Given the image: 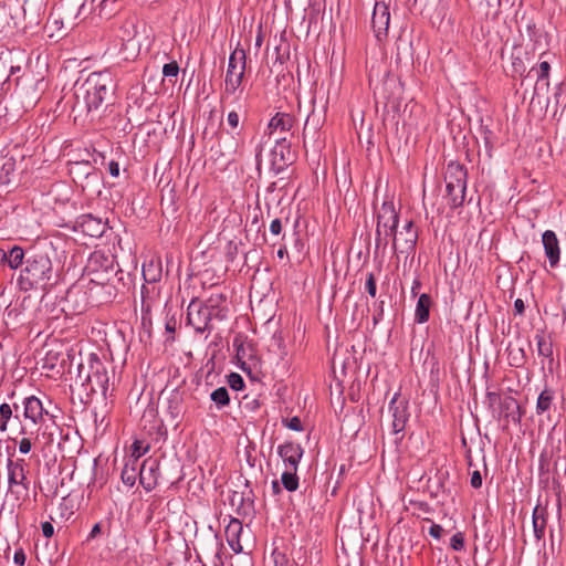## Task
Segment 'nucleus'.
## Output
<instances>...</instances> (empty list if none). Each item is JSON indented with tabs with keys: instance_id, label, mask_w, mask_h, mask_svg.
Returning a JSON list of instances; mask_svg holds the SVG:
<instances>
[{
	"instance_id": "nucleus-1",
	"label": "nucleus",
	"mask_w": 566,
	"mask_h": 566,
	"mask_svg": "<svg viewBox=\"0 0 566 566\" xmlns=\"http://www.w3.org/2000/svg\"><path fill=\"white\" fill-rule=\"evenodd\" d=\"M114 92L115 82L109 71L92 72L83 82L75 84L73 111L94 120Z\"/></svg>"
},
{
	"instance_id": "nucleus-2",
	"label": "nucleus",
	"mask_w": 566,
	"mask_h": 566,
	"mask_svg": "<svg viewBox=\"0 0 566 566\" xmlns=\"http://www.w3.org/2000/svg\"><path fill=\"white\" fill-rule=\"evenodd\" d=\"M52 276L53 265L49 255L40 251H33L28 254L17 284L23 292L38 289L45 290Z\"/></svg>"
},
{
	"instance_id": "nucleus-3",
	"label": "nucleus",
	"mask_w": 566,
	"mask_h": 566,
	"mask_svg": "<svg viewBox=\"0 0 566 566\" xmlns=\"http://www.w3.org/2000/svg\"><path fill=\"white\" fill-rule=\"evenodd\" d=\"M399 216L391 201H385L377 212L375 244L385 249L398 227Z\"/></svg>"
},
{
	"instance_id": "nucleus-4",
	"label": "nucleus",
	"mask_w": 566,
	"mask_h": 566,
	"mask_svg": "<svg viewBox=\"0 0 566 566\" xmlns=\"http://www.w3.org/2000/svg\"><path fill=\"white\" fill-rule=\"evenodd\" d=\"M71 175L75 180H81V187L83 190H96L99 192L98 186L102 180V175L98 172L90 161H76L72 164L70 168Z\"/></svg>"
},
{
	"instance_id": "nucleus-5",
	"label": "nucleus",
	"mask_w": 566,
	"mask_h": 566,
	"mask_svg": "<svg viewBox=\"0 0 566 566\" xmlns=\"http://www.w3.org/2000/svg\"><path fill=\"white\" fill-rule=\"evenodd\" d=\"M389 1L387 0H376L371 17V27L375 33V36L381 41L388 34L389 21H390V11H389Z\"/></svg>"
},
{
	"instance_id": "nucleus-6",
	"label": "nucleus",
	"mask_w": 566,
	"mask_h": 566,
	"mask_svg": "<svg viewBox=\"0 0 566 566\" xmlns=\"http://www.w3.org/2000/svg\"><path fill=\"white\" fill-rule=\"evenodd\" d=\"M392 240V249L400 253H410L415 250L418 239V231L413 222L408 221L400 231H397L390 238Z\"/></svg>"
},
{
	"instance_id": "nucleus-7",
	"label": "nucleus",
	"mask_w": 566,
	"mask_h": 566,
	"mask_svg": "<svg viewBox=\"0 0 566 566\" xmlns=\"http://www.w3.org/2000/svg\"><path fill=\"white\" fill-rule=\"evenodd\" d=\"M188 323L199 333H203L209 328V324L214 316L202 302L191 301L187 313Z\"/></svg>"
},
{
	"instance_id": "nucleus-8",
	"label": "nucleus",
	"mask_w": 566,
	"mask_h": 566,
	"mask_svg": "<svg viewBox=\"0 0 566 566\" xmlns=\"http://www.w3.org/2000/svg\"><path fill=\"white\" fill-rule=\"evenodd\" d=\"M388 411L391 415V431L397 434L402 432L409 418L408 401L399 399V394H395L389 402Z\"/></svg>"
},
{
	"instance_id": "nucleus-9",
	"label": "nucleus",
	"mask_w": 566,
	"mask_h": 566,
	"mask_svg": "<svg viewBox=\"0 0 566 566\" xmlns=\"http://www.w3.org/2000/svg\"><path fill=\"white\" fill-rule=\"evenodd\" d=\"M108 386V376L104 365L95 358L91 363V381H87L85 394L92 395L98 391L105 392Z\"/></svg>"
},
{
	"instance_id": "nucleus-10",
	"label": "nucleus",
	"mask_w": 566,
	"mask_h": 566,
	"mask_svg": "<svg viewBox=\"0 0 566 566\" xmlns=\"http://www.w3.org/2000/svg\"><path fill=\"white\" fill-rule=\"evenodd\" d=\"M159 474V461L148 458L144 460L143 464L139 467V483L146 491H151L158 483Z\"/></svg>"
},
{
	"instance_id": "nucleus-11",
	"label": "nucleus",
	"mask_w": 566,
	"mask_h": 566,
	"mask_svg": "<svg viewBox=\"0 0 566 566\" xmlns=\"http://www.w3.org/2000/svg\"><path fill=\"white\" fill-rule=\"evenodd\" d=\"M303 452L301 444L295 442H285L277 448V453L285 467L293 471H297V465L303 457Z\"/></svg>"
},
{
	"instance_id": "nucleus-12",
	"label": "nucleus",
	"mask_w": 566,
	"mask_h": 566,
	"mask_svg": "<svg viewBox=\"0 0 566 566\" xmlns=\"http://www.w3.org/2000/svg\"><path fill=\"white\" fill-rule=\"evenodd\" d=\"M44 415H48V411L44 410L42 401L38 397L30 396L24 398L23 416L27 420H30L32 423L38 424L43 421Z\"/></svg>"
},
{
	"instance_id": "nucleus-13",
	"label": "nucleus",
	"mask_w": 566,
	"mask_h": 566,
	"mask_svg": "<svg viewBox=\"0 0 566 566\" xmlns=\"http://www.w3.org/2000/svg\"><path fill=\"white\" fill-rule=\"evenodd\" d=\"M542 243L551 266H556L560 256L559 241L556 233L552 230H546L542 235Z\"/></svg>"
},
{
	"instance_id": "nucleus-14",
	"label": "nucleus",
	"mask_w": 566,
	"mask_h": 566,
	"mask_svg": "<svg viewBox=\"0 0 566 566\" xmlns=\"http://www.w3.org/2000/svg\"><path fill=\"white\" fill-rule=\"evenodd\" d=\"M8 469V482L10 490H13L17 485H23L25 490H28V486L24 484L27 476H25V470H24V461L23 460H17L12 461L11 459L8 460L7 464Z\"/></svg>"
},
{
	"instance_id": "nucleus-15",
	"label": "nucleus",
	"mask_w": 566,
	"mask_h": 566,
	"mask_svg": "<svg viewBox=\"0 0 566 566\" xmlns=\"http://www.w3.org/2000/svg\"><path fill=\"white\" fill-rule=\"evenodd\" d=\"M446 187H467V170L457 163H450L444 175Z\"/></svg>"
},
{
	"instance_id": "nucleus-16",
	"label": "nucleus",
	"mask_w": 566,
	"mask_h": 566,
	"mask_svg": "<svg viewBox=\"0 0 566 566\" xmlns=\"http://www.w3.org/2000/svg\"><path fill=\"white\" fill-rule=\"evenodd\" d=\"M243 532L242 523L234 518L229 525L226 527V538L234 553H241L243 551V546L241 545L240 537Z\"/></svg>"
},
{
	"instance_id": "nucleus-17",
	"label": "nucleus",
	"mask_w": 566,
	"mask_h": 566,
	"mask_svg": "<svg viewBox=\"0 0 566 566\" xmlns=\"http://www.w3.org/2000/svg\"><path fill=\"white\" fill-rule=\"evenodd\" d=\"M226 295L223 293H212L205 303H202L216 319L226 318L227 308L224 306Z\"/></svg>"
},
{
	"instance_id": "nucleus-18",
	"label": "nucleus",
	"mask_w": 566,
	"mask_h": 566,
	"mask_svg": "<svg viewBox=\"0 0 566 566\" xmlns=\"http://www.w3.org/2000/svg\"><path fill=\"white\" fill-rule=\"evenodd\" d=\"M245 70H238L233 66H228L226 80H224V93L234 94V92L241 86Z\"/></svg>"
},
{
	"instance_id": "nucleus-19",
	"label": "nucleus",
	"mask_w": 566,
	"mask_h": 566,
	"mask_svg": "<svg viewBox=\"0 0 566 566\" xmlns=\"http://www.w3.org/2000/svg\"><path fill=\"white\" fill-rule=\"evenodd\" d=\"M81 227L83 232L94 238L102 237L106 229V224L101 219L94 218L91 214L83 217Z\"/></svg>"
},
{
	"instance_id": "nucleus-20",
	"label": "nucleus",
	"mask_w": 566,
	"mask_h": 566,
	"mask_svg": "<svg viewBox=\"0 0 566 566\" xmlns=\"http://www.w3.org/2000/svg\"><path fill=\"white\" fill-rule=\"evenodd\" d=\"M294 117L286 113H277L274 117L271 118L269 123L270 134H273L276 130L281 133L289 132L294 125Z\"/></svg>"
},
{
	"instance_id": "nucleus-21",
	"label": "nucleus",
	"mask_w": 566,
	"mask_h": 566,
	"mask_svg": "<svg viewBox=\"0 0 566 566\" xmlns=\"http://www.w3.org/2000/svg\"><path fill=\"white\" fill-rule=\"evenodd\" d=\"M500 416L512 418L514 421L521 420L520 406L516 399L511 396L503 397L500 405Z\"/></svg>"
},
{
	"instance_id": "nucleus-22",
	"label": "nucleus",
	"mask_w": 566,
	"mask_h": 566,
	"mask_svg": "<svg viewBox=\"0 0 566 566\" xmlns=\"http://www.w3.org/2000/svg\"><path fill=\"white\" fill-rule=\"evenodd\" d=\"M431 304L432 301L429 294L423 293L419 296L415 311V318L419 324L429 319Z\"/></svg>"
},
{
	"instance_id": "nucleus-23",
	"label": "nucleus",
	"mask_w": 566,
	"mask_h": 566,
	"mask_svg": "<svg viewBox=\"0 0 566 566\" xmlns=\"http://www.w3.org/2000/svg\"><path fill=\"white\" fill-rule=\"evenodd\" d=\"M546 527V510L536 506L533 512V530L537 541L542 539L545 535Z\"/></svg>"
},
{
	"instance_id": "nucleus-24",
	"label": "nucleus",
	"mask_w": 566,
	"mask_h": 566,
	"mask_svg": "<svg viewBox=\"0 0 566 566\" xmlns=\"http://www.w3.org/2000/svg\"><path fill=\"white\" fill-rule=\"evenodd\" d=\"M138 471L139 465L138 462H136V459H126L120 474L123 483L128 486H133L136 482Z\"/></svg>"
},
{
	"instance_id": "nucleus-25",
	"label": "nucleus",
	"mask_w": 566,
	"mask_h": 566,
	"mask_svg": "<svg viewBox=\"0 0 566 566\" xmlns=\"http://www.w3.org/2000/svg\"><path fill=\"white\" fill-rule=\"evenodd\" d=\"M269 352L273 353L279 360H284L287 356L284 338L281 333H274L269 343Z\"/></svg>"
},
{
	"instance_id": "nucleus-26",
	"label": "nucleus",
	"mask_w": 566,
	"mask_h": 566,
	"mask_svg": "<svg viewBox=\"0 0 566 566\" xmlns=\"http://www.w3.org/2000/svg\"><path fill=\"white\" fill-rule=\"evenodd\" d=\"M447 190V199L451 209H457L461 207L465 199V190L467 187H446Z\"/></svg>"
},
{
	"instance_id": "nucleus-27",
	"label": "nucleus",
	"mask_w": 566,
	"mask_h": 566,
	"mask_svg": "<svg viewBox=\"0 0 566 566\" xmlns=\"http://www.w3.org/2000/svg\"><path fill=\"white\" fill-rule=\"evenodd\" d=\"M143 276L146 282L155 283L158 282L161 277V266L160 262L149 261L148 264L143 265Z\"/></svg>"
},
{
	"instance_id": "nucleus-28",
	"label": "nucleus",
	"mask_w": 566,
	"mask_h": 566,
	"mask_svg": "<svg viewBox=\"0 0 566 566\" xmlns=\"http://www.w3.org/2000/svg\"><path fill=\"white\" fill-rule=\"evenodd\" d=\"M233 66L238 70H245L247 65V53L242 48H235L234 51L230 54L228 66Z\"/></svg>"
},
{
	"instance_id": "nucleus-29",
	"label": "nucleus",
	"mask_w": 566,
	"mask_h": 566,
	"mask_svg": "<svg viewBox=\"0 0 566 566\" xmlns=\"http://www.w3.org/2000/svg\"><path fill=\"white\" fill-rule=\"evenodd\" d=\"M281 482L286 491H296L298 488V476L296 475V471L286 468V471L282 473Z\"/></svg>"
},
{
	"instance_id": "nucleus-30",
	"label": "nucleus",
	"mask_w": 566,
	"mask_h": 566,
	"mask_svg": "<svg viewBox=\"0 0 566 566\" xmlns=\"http://www.w3.org/2000/svg\"><path fill=\"white\" fill-rule=\"evenodd\" d=\"M553 399H554V395H553V391L551 390H543L538 398H537V402H536V412L537 415H542L544 412H546L547 410L551 409L552 407V403H553Z\"/></svg>"
},
{
	"instance_id": "nucleus-31",
	"label": "nucleus",
	"mask_w": 566,
	"mask_h": 566,
	"mask_svg": "<svg viewBox=\"0 0 566 566\" xmlns=\"http://www.w3.org/2000/svg\"><path fill=\"white\" fill-rule=\"evenodd\" d=\"M24 260V251L22 248L14 245L8 251V265L11 269H18L21 266Z\"/></svg>"
},
{
	"instance_id": "nucleus-32",
	"label": "nucleus",
	"mask_w": 566,
	"mask_h": 566,
	"mask_svg": "<svg viewBox=\"0 0 566 566\" xmlns=\"http://www.w3.org/2000/svg\"><path fill=\"white\" fill-rule=\"evenodd\" d=\"M210 398L218 407L228 406L230 402L229 392L226 387H219L213 390Z\"/></svg>"
},
{
	"instance_id": "nucleus-33",
	"label": "nucleus",
	"mask_w": 566,
	"mask_h": 566,
	"mask_svg": "<svg viewBox=\"0 0 566 566\" xmlns=\"http://www.w3.org/2000/svg\"><path fill=\"white\" fill-rule=\"evenodd\" d=\"M87 381H91V366L86 368L83 364H80L75 382L80 384V386L83 387V390L85 391Z\"/></svg>"
},
{
	"instance_id": "nucleus-34",
	"label": "nucleus",
	"mask_w": 566,
	"mask_h": 566,
	"mask_svg": "<svg viewBox=\"0 0 566 566\" xmlns=\"http://www.w3.org/2000/svg\"><path fill=\"white\" fill-rule=\"evenodd\" d=\"M14 164L11 160L0 164V185H7L11 181L10 175L13 172Z\"/></svg>"
},
{
	"instance_id": "nucleus-35",
	"label": "nucleus",
	"mask_w": 566,
	"mask_h": 566,
	"mask_svg": "<svg viewBox=\"0 0 566 566\" xmlns=\"http://www.w3.org/2000/svg\"><path fill=\"white\" fill-rule=\"evenodd\" d=\"M537 352L543 357H549L553 353L552 344L544 336H536Z\"/></svg>"
},
{
	"instance_id": "nucleus-36",
	"label": "nucleus",
	"mask_w": 566,
	"mask_h": 566,
	"mask_svg": "<svg viewBox=\"0 0 566 566\" xmlns=\"http://www.w3.org/2000/svg\"><path fill=\"white\" fill-rule=\"evenodd\" d=\"M132 453L127 459H136V462H138L139 458L148 452L149 446L139 440H136L132 444Z\"/></svg>"
},
{
	"instance_id": "nucleus-37",
	"label": "nucleus",
	"mask_w": 566,
	"mask_h": 566,
	"mask_svg": "<svg viewBox=\"0 0 566 566\" xmlns=\"http://www.w3.org/2000/svg\"><path fill=\"white\" fill-rule=\"evenodd\" d=\"M551 65L548 62L544 61L539 64V69L537 71V85L543 84L548 87V74H549Z\"/></svg>"
},
{
	"instance_id": "nucleus-38",
	"label": "nucleus",
	"mask_w": 566,
	"mask_h": 566,
	"mask_svg": "<svg viewBox=\"0 0 566 566\" xmlns=\"http://www.w3.org/2000/svg\"><path fill=\"white\" fill-rule=\"evenodd\" d=\"M510 364L518 367L524 364L525 357L522 348H511L509 352Z\"/></svg>"
},
{
	"instance_id": "nucleus-39",
	"label": "nucleus",
	"mask_w": 566,
	"mask_h": 566,
	"mask_svg": "<svg viewBox=\"0 0 566 566\" xmlns=\"http://www.w3.org/2000/svg\"><path fill=\"white\" fill-rule=\"evenodd\" d=\"M284 150H286L289 153L290 145L286 144V138L285 137H279L276 139V146L273 149V155L274 156L279 155L282 160H285Z\"/></svg>"
},
{
	"instance_id": "nucleus-40",
	"label": "nucleus",
	"mask_w": 566,
	"mask_h": 566,
	"mask_svg": "<svg viewBox=\"0 0 566 566\" xmlns=\"http://www.w3.org/2000/svg\"><path fill=\"white\" fill-rule=\"evenodd\" d=\"M266 144V140H264V137H261L254 146V155H255V166L256 169L260 170L262 166V151L264 149V146Z\"/></svg>"
},
{
	"instance_id": "nucleus-41",
	"label": "nucleus",
	"mask_w": 566,
	"mask_h": 566,
	"mask_svg": "<svg viewBox=\"0 0 566 566\" xmlns=\"http://www.w3.org/2000/svg\"><path fill=\"white\" fill-rule=\"evenodd\" d=\"M228 384L233 390H241L244 387L243 378L237 373L229 375Z\"/></svg>"
},
{
	"instance_id": "nucleus-42",
	"label": "nucleus",
	"mask_w": 566,
	"mask_h": 566,
	"mask_svg": "<svg viewBox=\"0 0 566 566\" xmlns=\"http://www.w3.org/2000/svg\"><path fill=\"white\" fill-rule=\"evenodd\" d=\"M450 546L454 551H462L464 548V534L462 532L455 533L451 537Z\"/></svg>"
},
{
	"instance_id": "nucleus-43",
	"label": "nucleus",
	"mask_w": 566,
	"mask_h": 566,
	"mask_svg": "<svg viewBox=\"0 0 566 566\" xmlns=\"http://www.w3.org/2000/svg\"><path fill=\"white\" fill-rule=\"evenodd\" d=\"M179 73V65L176 61L167 63L163 67V74L165 77H176Z\"/></svg>"
},
{
	"instance_id": "nucleus-44",
	"label": "nucleus",
	"mask_w": 566,
	"mask_h": 566,
	"mask_svg": "<svg viewBox=\"0 0 566 566\" xmlns=\"http://www.w3.org/2000/svg\"><path fill=\"white\" fill-rule=\"evenodd\" d=\"M365 286H366L367 293L371 297H375L376 296V292H377V287H376V279H375L374 273H368Z\"/></svg>"
},
{
	"instance_id": "nucleus-45",
	"label": "nucleus",
	"mask_w": 566,
	"mask_h": 566,
	"mask_svg": "<svg viewBox=\"0 0 566 566\" xmlns=\"http://www.w3.org/2000/svg\"><path fill=\"white\" fill-rule=\"evenodd\" d=\"M503 397H501L497 392H488L486 400L490 407L494 408L495 406L501 405Z\"/></svg>"
},
{
	"instance_id": "nucleus-46",
	"label": "nucleus",
	"mask_w": 566,
	"mask_h": 566,
	"mask_svg": "<svg viewBox=\"0 0 566 566\" xmlns=\"http://www.w3.org/2000/svg\"><path fill=\"white\" fill-rule=\"evenodd\" d=\"M12 418V407L9 403L0 405V419L7 420L8 422Z\"/></svg>"
},
{
	"instance_id": "nucleus-47",
	"label": "nucleus",
	"mask_w": 566,
	"mask_h": 566,
	"mask_svg": "<svg viewBox=\"0 0 566 566\" xmlns=\"http://www.w3.org/2000/svg\"><path fill=\"white\" fill-rule=\"evenodd\" d=\"M32 449V442L30 438H22L19 443V451L23 454H28Z\"/></svg>"
},
{
	"instance_id": "nucleus-48",
	"label": "nucleus",
	"mask_w": 566,
	"mask_h": 566,
	"mask_svg": "<svg viewBox=\"0 0 566 566\" xmlns=\"http://www.w3.org/2000/svg\"><path fill=\"white\" fill-rule=\"evenodd\" d=\"M444 530L439 524H432L429 528V534L436 539H440Z\"/></svg>"
},
{
	"instance_id": "nucleus-49",
	"label": "nucleus",
	"mask_w": 566,
	"mask_h": 566,
	"mask_svg": "<svg viewBox=\"0 0 566 566\" xmlns=\"http://www.w3.org/2000/svg\"><path fill=\"white\" fill-rule=\"evenodd\" d=\"M470 484L474 489H479L482 485V476L479 471H474L471 474Z\"/></svg>"
},
{
	"instance_id": "nucleus-50",
	"label": "nucleus",
	"mask_w": 566,
	"mask_h": 566,
	"mask_svg": "<svg viewBox=\"0 0 566 566\" xmlns=\"http://www.w3.org/2000/svg\"><path fill=\"white\" fill-rule=\"evenodd\" d=\"M282 222L280 219H274L270 224V231L274 235H279L282 232Z\"/></svg>"
},
{
	"instance_id": "nucleus-51",
	"label": "nucleus",
	"mask_w": 566,
	"mask_h": 566,
	"mask_svg": "<svg viewBox=\"0 0 566 566\" xmlns=\"http://www.w3.org/2000/svg\"><path fill=\"white\" fill-rule=\"evenodd\" d=\"M41 530L46 538H50L54 534V527L50 522H43L41 524Z\"/></svg>"
},
{
	"instance_id": "nucleus-52",
	"label": "nucleus",
	"mask_w": 566,
	"mask_h": 566,
	"mask_svg": "<svg viewBox=\"0 0 566 566\" xmlns=\"http://www.w3.org/2000/svg\"><path fill=\"white\" fill-rule=\"evenodd\" d=\"M286 426H287V428H290L292 430H295V431H301L303 429L301 420L297 417L291 418L289 420V422L286 423Z\"/></svg>"
},
{
	"instance_id": "nucleus-53",
	"label": "nucleus",
	"mask_w": 566,
	"mask_h": 566,
	"mask_svg": "<svg viewBox=\"0 0 566 566\" xmlns=\"http://www.w3.org/2000/svg\"><path fill=\"white\" fill-rule=\"evenodd\" d=\"M177 321L174 316L168 317L165 323V328L168 333L174 334L176 331Z\"/></svg>"
},
{
	"instance_id": "nucleus-54",
	"label": "nucleus",
	"mask_w": 566,
	"mask_h": 566,
	"mask_svg": "<svg viewBox=\"0 0 566 566\" xmlns=\"http://www.w3.org/2000/svg\"><path fill=\"white\" fill-rule=\"evenodd\" d=\"M13 559L17 565L23 566L27 559L23 549L15 551Z\"/></svg>"
},
{
	"instance_id": "nucleus-55",
	"label": "nucleus",
	"mask_w": 566,
	"mask_h": 566,
	"mask_svg": "<svg viewBox=\"0 0 566 566\" xmlns=\"http://www.w3.org/2000/svg\"><path fill=\"white\" fill-rule=\"evenodd\" d=\"M227 120L232 128H235L239 125V115L235 112H230Z\"/></svg>"
},
{
	"instance_id": "nucleus-56",
	"label": "nucleus",
	"mask_w": 566,
	"mask_h": 566,
	"mask_svg": "<svg viewBox=\"0 0 566 566\" xmlns=\"http://www.w3.org/2000/svg\"><path fill=\"white\" fill-rule=\"evenodd\" d=\"M524 311H525V305H524L523 300H521V298L515 300V302H514L515 314L523 315Z\"/></svg>"
},
{
	"instance_id": "nucleus-57",
	"label": "nucleus",
	"mask_w": 566,
	"mask_h": 566,
	"mask_svg": "<svg viewBox=\"0 0 566 566\" xmlns=\"http://www.w3.org/2000/svg\"><path fill=\"white\" fill-rule=\"evenodd\" d=\"M108 171L109 174L113 176V177H118L119 175V165L118 163L112 160L109 164H108Z\"/></svg>"
},
{
	"instance_id": "nucleus-58",
	"label": "nucleus",
	"mask_w": 566,
	"mask_h": 566,
	"mask_svg": "<svg viewBox=\"0 0 566 566\" xmlns=\"http://www.w3.org/2000/svg\"><path fill=\"white\" fill-rule=\"evenodd\" d=\"M59 354L53 350H49L45 356L46 364H50V367H54V360L57 358Z\"/></svg>"
},
{
	"instance_id": "nucleus-59",
	"label": "nucleus",
	"mask_w": 566,
	"mask_h": 566,
	"mask_svg": "<svg viewBox=\"0 0 566 566\" xmlns=\"http://www.w3.org/2000/svg\"><path fill=\"white\" fill-rule=\"evenodd\" d=\"M101 533V524L96 523L88 535V539L95 538Z\"/></svg>"
},
{
	"instance_id": "nucleus-60",
	"label": "nucleus",
	"mask_w": 566,
	"mask_h": 566,
	"mask_svg": "<svg viewBox=\"0 0 566 566\" xmlns=\"http://www.w3.org/2000/svg\"><path fill=\"white\" fill-rule=\"evenodd\" d=\"M275 566H286L285 565V556L283 554H275Z\"/></svg>"
},
{
	"instance_id": "nucleus-61",
	"label": "nucleus",
	"mask_w": 566,
	"mask_h": 566,
	"mask_svg": "<svg viewBox=\"0 0 566 566\" xmlns=\"http://www.w3.org/2000/svg\"><path fill=\"white\" fill-rule=\"evenodd\" d=\"M420 286H421V282L418 279H416L411 286V293L413 296H416L418 294Z\"/></svg>"
},
{
	"instance_id": "nucleus-62",
	"label": "nucleus",
	"mask_w": 566,
	"mask_h": 566,
	"mask_svg": "<svg viewBox=\"0 0 566 566\" xmlns=\"http://www.w3.org/2000/svg\"><path fill=\"white\" fill-rule=\"evenodd\" d=\"M8 264V252L0 249V264Z\"/></svg>"
},
{
	"instance_id": "nucleus-63",
	"label": "nucleus",
	"mask_w": 566,
	"mask_h": 566,
	"mask_svg": "<svg viewBox=\"0 0 566 566\" xmlns=\"http://www.w3.org/2000/svg\"><path fill=\"white\" fill-rule=\"evenodd\" d=\"M272 489H273L274 494H279L281 492V488H280L279 481H273L272 482Z\"/></svg>"
},
{
	"instance_id": "nucleus-64",
	"label": "nucleus",
	"mask_w": 566,
	"mask_h": 566,
	"mask_svg": "<svg viewBox=\"0 0 566 566\" xmlns=\"http://www.w3.org/2000/svg\"><path fill=\"white\" fill-rule=\"evenodd\" d=\"M8 421L7 420H3V419H0V431L1 432H6L8 430Z\"/></svg>"
}]
</instances>
